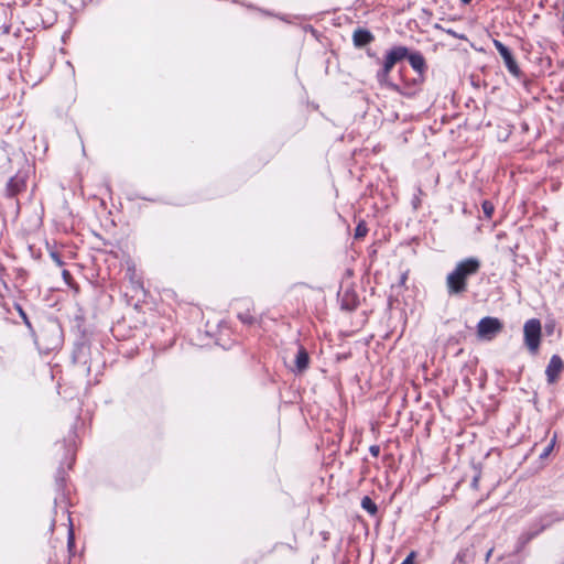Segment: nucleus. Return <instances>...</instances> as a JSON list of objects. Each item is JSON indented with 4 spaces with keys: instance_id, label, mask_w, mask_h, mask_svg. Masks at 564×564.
Segmentation results:
<instances>
[{
    "instance_id": "14",
    "label": "nucleus",
    "mask_w": 564,
    "mask_h": 564,
    "mask_svg": "<svg viewBox=\"0 0 564 564\" xmlns=\"http://www.w3.org/2000/svg\"><path fill=\"white\" fill-rule=\"evenodd\" d=\"M367 226L364 223L358 224L355 230V237L356 238H362L367 235Z\"/></svg>"
},
{
    "instance_id": "13",
    "label": "nucleus",
    "mask_w": 564,
    "mask_h": 564,
    "mask_svg": "<svg viewBox=\"0 0 564 564\" xmlns=\"http://www.w3.org/2000/svg\"><path fill=\"white\" fill-rule=\"evenodd\" d=\"M506 66L508 68V70L513 74V75H518L519 74V67L517 65V62L514 61L513 57H511L509 61H507L506 63Z\"/></svg>"
},
{
    "instance_id": "17",
    "label": "nucleus",
    "mask_w": 564,
    "mask_h": 564,
    "mask_svg": "<svg viewBox=\"0 0 564 564\" xmlns=\"http://www.w3.org/2000/svg\"><path fill=\"white\" fill-rule=\"evenodd\" d=\"M554 329H555V322H554V321H550V322H547V323L545 324V332H546L549 335L553 334Z\"/></svg>"
},
{
    "instance_id": "2",
    "label": "nucleus",
    "mask_w": 564,
    "mask_h": 564,
    "mask_svg": "<svg viewBox=\"0 0 564 564\" xmlns=\"http://www.w3.org/2000/svg\"><path fill=\"white\" fill-rule=\"evenodd\" d=\"M408 56V48L404 46H395L391 48L384 57L383 67L377 73V79L378 82L389 87L390 89H393L398 93H400V87L389 79V74L393 66L401 59Z\"/></svg>"
},
{
    "instance_id": "1",
    "label": "nucleus",
    "mask_w": 564,
    "mask_h": 564,
    "mask_svg": "<svg viewBox=\"0 0 564 564\" xmlns=\"http://www.w3.org/2000/svg\"><path fill=\"white\" fill-rule=\"evenodd\" d=\"M480 269V261L470 257L459 261L446 276V288L449 295H458L467 290V280Z\"/></svg>"
},
{
    "instance_id": "5",
    "label": "nucleus",
    "mask_w": 564,
    "mask_h": 564,
    "mask_svg": "<svg viewBox=\"0 0 564 564\" xmlns=\"http://www.w3.org/2000/svg\"><path fill=\"white\" fill-rule=\"evenodd\" d=\"M563 369L564 362L561 357L557 355L552 356L545 370L547 382L554 383Z\"/></svg>"
},
{
    "instance_id": "12",
    "label": "nucleus",
    "mask_w": 564,
    "mask_h": 564,
    "mask_svg": "<svg viewBox=\"0 0 564 564\" xmlns=\"http://www.w3.org/2000/svg\"><path fill=\"white\" fill-rule=\"evenodd\" d=\"M494 210H495V207L489 200H485L482 203V212H484L486 218H491Z\"/></svg>"
},
{
    "instance_id": "19",
    "label": "nucleus",
    "mask_w": 564,
    "mask_h": 564,
    "mask_svg": "<svg viewBox=\"0 0 564 564\" xmlns=\"http://www.w3.org/2000/svg\"><path fill=\"white\" fill-rule=\"evenodd\" d=\"M370 452L373 456H378L379 454V447L378 446H371Z\"/></svg>"
},
{
    "instance_id": "7",
    "label": "nucleus",
    "mask_w": 564,
    "mask_h": 564,
    "mask_svg": "<svg viewBox=\"0 0 564 564\" xmlns=\"http://www.w3.org/2000/svg\"><path fill=\"white\" fill-rule=\"evenodd\" d=\"M307 366H308V354L303 347H300L297 350L296 358H295L296 370L301 372V371L305 370L307 368Z\"/></svg>"
},
{
    "instance_id": "9",
    "label": "nucleus",
    "mask_w": 564,
    "mask_h": 564,
    "mask_svg": "<svg viewBox=\"0 0 564 564\" xmlns=\"http://www.w3.org/2000/svg\"><path fill=\"white\" fill-rule=\"evenodd\" d=\"M372 40L371 34L368 31L358 30L354 33V41L356 45H366Z\"/></svg>"
},
{
    "instance_id": "8",
    "label": "nucleus",
    "mask_w": 564,
    "mask_h": 564,
    "mask_svg": "<svg viewBox=\"0 0 564 564\" xmlns=\"http://www.w3.org/2000/svg\"><path fill=\"white\" fill-rule=\"evenodd\" d=\"M410 65L419 73H423L425 69L424 57L420 53H413L408 56Z\"/></svg>"
},
{
    "instance_id": "18",
    "label": "nucleus",
    "mask_w": 564,
    "mask_h": 564,
    "mask_svg": "<svg viewBox=\"0 0 564 564\" xmlns=\"http://www.w3.org/2000/svg\"><path fill=\"white\" fill-rule=\"evenodd\" d=\"M415 553L411 552L401 564H415Z\"/></svg>"
},
{
    "instance_id": "4",
    "label": "nucleus",
    "mask_w": 564,
    "mask_h": 564,
    "mask_svg": "<svg viewBox=\"0 0 564 564\" xmlns=\"http://www.w3.org/2000/svg\"><path fill=\"white\" fill-rule=\"evenodd\" d=\"M502 323L497 317L487 316L479 321L477 335L480 339L491 340L502 330Z\"/></svg>"
},
{
    "instance_id": "11",
    "label": "nucleus",
    "mask_w": 564,
    "mask_h": 564,
    "mask_svg": "<svg viewBox=\"0 0 564 564\" xmlns=\"http://www.w3.org/2000/svg\"><path fill=\"white\" fill-rule=\"evenodd\" d=\"M361 507L372 516L377 513V506L368 496L362 498Z\"/></svg>"
},
{
    "instance_id": "15",
    "label": "nucleus",
    "mask_w": 564,
    "mask_h": 564,
    "mask_svg": "<svg viewBox=\"0 0 564 564\" xmlns=\"http://www.w3.org/2000/svg\"><path fill=\"white\" fill-rule=\"evenodd\" d=\"M554 444H555V437H553L551 443L544 448L543 453L541 454L542 458L550 455V453L553 451Z\"/></svg>"
},
{
    "instance_id": "21",
    "label": "nucleus",
    "mask_w": 564,
    "mask_h": 564,
    "mask_svg": "<svg viewBox=\"0 0 564 564\" xmlns=\"http://www.w3.org/2000/svg\"><path fill=\"white\" fill-rule=\"evenodd\" d=\"M491 550L487 553V557H489L491 555Z\"/></svg>"
},
{
    "instance_id": "16",
    "label": "nucleus",
    "mask_w": 564,
    "mask_h": 564,
    "mask_svg": "<svg viewBox=\"0 0 564 564\" xmlns=\"http://www.w3.org/2000/svg\"><path fill=\"white\" fill-rule=\"evenodd\" d=\"M239 318L245 324H252L253 323V317L250 316L248 313L239 314Z\"/></svg>"
},
{
    "instance_id": "6",
    "label": "nucleus",
    "mask_w": 564,
    "mask_h": 564,
    "mask_svg": "<svg viewBox=\"0 0 564 564\" xmlns=\"http://www.w3.org/2000/svg\"><path fill=\"white\" fill-rule=\"evenodd\" d=\"M551 523H552V520H550V519H542L539 524L534 525V528L530 529L527 532H523L519 536V542L521 543V546H524L528 542H530L534 536H536L545 528L551 525Z\"/></svg>"
},
{
    "instance_id": "20",
    "label": "nucleus",
    "mask_w": 564,
    "mask_h": 564,
    "mask_svg": "<svg viewBox=\"0 0 564 564\" xmlns=\"http://www.w3.org/2000/svg\"><path fill=\"white\" fill-rule=\"evenodd\" d=\"M471 0H462L463 3L467 4L469 3Z\"/></svg>"
},
{
    "instance_id": "3",
    "label": "nucleus",
    "mask_w": 564,
    "mask_h": 564,
    "mask_svg": "<svg viewBox=\"0 0 564 564\" xmlns=\"http://www.w3.org/2000/svg\"><path fill=\"white\" fill-rule=\"evenodd\" d=\"M524 343L528 349L535 354L540 346L541 323L536 318H531L523 326Z\"/></svg>"
},
{
    "instance_id": "10",
    "label": "nucleus",
    "mask_w": 564,
    "mask_h": 564,
    "mask_svg": "<svg viewBox=\"0 0 564 564\" xmlns=\"http://www.w3.org/2000/svg\"><path fill=\"white\" fill-rule=\"evenodd\" d=\"M494 45L497 48L500 56L503 58L505 63L509 61L511 57H513L509 48L506 45H503L500 41L494 40Z\"/></svg>"
}]
</instances>
